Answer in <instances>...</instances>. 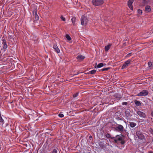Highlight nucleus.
Instances as JSON below:
<instances>
[{
	"label": "nucleus",
	"instance_id": "ea45409f",
	"mask_svg": "<svg viewBox=\"0 0 153 153\" xmlns=\"http://www.w3.org/2000/svg\"><path fill=\"white\" fill-rule=\"evenodd\" d=\"M152 42L153 43V40L152 41Z\"/></svg>",
	"mask_w": 153,
	"mask_h": 153
},
{
	"label": "nucleus",
	"instance_id": "a878e982",
	"mask_svg": "<svg viewBox=\"0 0 153 153\" xmlns=\"http://www.w3.org/2000/svg\"><path fill=\"white\" fill-rule=\"evenodd\" d=\"M0 122L2 123L3 124L4 123V120L2 119V117L1 116V114H0Z\"/></svg>",
	"mask_w": 153,
	"mask_h": 153
},
{
	"label": "nucleus",
	"instance_id": "1a4fd4ad",
	"mask_svg": "<svg viewBox=\"0 0 153 153\" xmlns=\"http://www.w3.org/2000/svg\"><path fill=\"white\" fill-rule=\"evenodd\" d=\"M137 113L140 117L143 118H145L146 117L145 113L140 111H138Z\"/></svg>",
	"mask_w": 153,
	"mask_h": 153
},
{
	"label": "nucleus",
	"instance_id": "2f4dec72",
	"mask_svg": "<svg viewBox=\"0 0 153 153\" xmlns=\"http://www.w3.org/2000/svg\"><path fill=\"white\" fill-rule=\"evenodd\" d=\"M59 116L60 117H64V115L62 114H59Z\"/></svg>",
	"mask_w": 153,
	"mask_h": 153
},
{
	"label": "nucleus",
	"instance_id": "aec40b11",
	"mask_svg": "<svg viewBox=\"0 0 153 153\" xmlns=\"http://www.w3.org/2000/svg\"><path fill=\"white\" fill-rule=\"evenodd\" d=\"M134 102L135 104L137 106H140L141 105V103L140 101L135 100Z\"/></svg>",
	"mask_w": 153,
	"mask_h": 153
},
{
	"label": "nucleus",
	"instance_id": "473e14b6",
	"mask_svg": "<svg viewBox=\"0 0 153 153\" xmlns=\"http://www.w3.org/2000/svg\"><path fill=\"white\" fill-rule=\"evenodd\" d=\"M128 104V103L127 102H122V104L123 105H127Z\"/></svg>",
	"mask_w": 153,
	"mask_h": 153
},
{
	"label": "nucleus",
	"instance_id": "f3484780",
	"mask_svg": "<svg viewBox=\"0 0 153 153\" xmlns=\"http://www.w3.org/2000/svg\"><path fill=\"white\" fill-rule=\"evenodd\" d=\"M129 123L130 126L131 128H134L136 125V124L135 123L129 122Z\"/></svg>",
	"mask_w": 153,
	"mask_h": 153
},
{
	"label": "nucleus",
	"instance_id": "423d86ee",
	"mask_svg": "<svg viewBox=\"0 0 153 153\" xmlns=\"http://www.w3.org/2000/svg\"><path fill=\"white\" fill-rule=\"evenodd\" d=\"M136 134L138 138L141 140H143L145 138V137L143 134L140 131H136Z\"/></svg>",
	"mask_w": 153,
	"mask_h": 153
},
{
	"label": "nucleus",
	"instance_id": "393cba45",
	"mask_svg": "<svg viewBox=\"0 0 153 153\" xmlns=\"http://www.w3.org/2000/svg\"><path fill=\"white\" fill-rule=\"evenodd\" d=\"M65 36L68 40L70 41L71 40V38L68 34H66Z\"/></svg>",
	"mask_w": 153,
	"mask_h": 153
},
{
	"label": "nucleus",
	"instance_id": "bb28decb",
	"mask_svg": "<svg viewBox=\"0 0 153 153\" xmlns=\"http://www.w3.org/2000/svg\"><path fill=\"white\" fill-rule=\"evenodd\" d=\"M137 13L139 15H140L142 14V10H141L139 9L137 10Z\"/></svg>",
	"mask_w": 153,
	"mask_h": 153
},
{
	"label": "nucleus",
	"instance_id": "4be33fe9",
	"mask_svg": "<svg viewBox=\"0 0 153 153\" xmlns=\"http://www.w3.org/2000/svg\"><path fill=\"white\" fill-rule=\"evenodd\" d=\"M114 96L116 98H118L119 99H120L121 97V95L118 93L115 94H114Z\"/></svg>",
	"mask_w": 153,
	"mask_h": 153
},
{
	"label": "nucleus",
	"instance_id": "9b49d317",
	"mask_svg": "<svg viewBox=\"0 0 153 153\" xmlns=\"http://www.w3.org/2000/svg\"><path fill=\"white\" fill-rule=\"evenodd\" d=\"M2 40L3 41L2 43L3 46V48L4 50V51H6V49L7 48V44L6 41L4 39H2Z\"/></svg>",
	"mask_w": 153,
	"mask_h": 153
},
{
	"label": "nucleus",
	"instance_id": "b1692460",
	"mask_svg": "<svg viewBox=\"0 0 153 153\" xmlns=\"http://www.w3.org/2000/svg\"><path fill=\"white\" fill-rule=\"evenodd\" d=\"M109 69H110L109 68H104L101 69V70H99V71H107Z\"/></svg>",
	"mask_w": 153,
	"mask_h": 153
},
{
	"label": "nucleus",
	"instance_id": "f8f14e48",
	"mask_svg": "<svg viewBox=\"0 0 153 153\" xmlns=\"http://www.w3.org/2000/svg\"><path fill=\"white\" fill-rule=\"evenodd\" d=\"M118 130L121 132H123L124 131V128L123 126L121 125H118L116 128Z\"/></svg>",
	"mask_w": 153,
	"mask_h": 153
},
{
	"label": "nucleus",
	"instance_id": "cd10ccee",
	"mask_svg": "<svg viewBox=\"0 0 153 153\" xmlns=\"http://www.w3.org/2000/svg\"><path fill=\"white\" fill-rule=\"evenodd\" d=\"M105 136L106 137H107L108 138H111V137H111L110 134L109 133H107L105 135Z\"/></svg>",
	"mask_w": 153,
	"mask_h": 153
},
{
	"label": "nucleus",
	"instance_id": "e433bc0d",
	"mask_svg": "<svg viewBox=\"0 0 153 153\" xmlns=\"http://www.w3.org/2000/svg\"><path fill=\"white\" fill-rule=\"evenodd\" d=\"M92 138V137L91 136H90L89 137V138L90 140H91V139Z\"/></svg>",
	"mask_w": 153,
	"mask_h": 153
},
{
	"label": "nucleus",
	"instance_id": "a211bd4d",
	"mask_svg": "<svg viewBox=\"0 0 153 153\" xmlns=\"http://www.w3.org/2000/svg\"><path fill=\"white\" fill-rule=\"evenodd\" d=\"M148 65L149 68L150 69L153 68V63L151 62H149L148 63Z\"/></svg>",
	"mask_w": 153,
	"mask_h": 153
},
{
	"label": "nucleus",
	"instance_id": "20e7f679",
	"mask_svg": "<svg viewBox=\"0 0 153 153\" xmlns=\"http://www.w3.org/2000/svg\"><path fill=\"white\" fill-rule=\"evenodd\" d=\"M93 4L95 6H99L103 3V0H92Z\"/></svg>",
	"mask_w": 153,
	"mask_h": 153
},
{
	"label": "nucleus",
	"instance_id": "c756f323",
	"mask_svg": "<svg viewBox=\"0 0 153 153\" xmlns=\"http://www.w3.org/2000/svg\"><path fill=\"white\" fill-rule=\"evenodd\" d=\"M78 93H76L74 94L73 95V97H77L78 96Z\"/></svg>",
	"mask_w": 153,
	"mask_h": 153
},
{
	"label": "nucleus",
	"instance_id": "a19ab883",
	"mask_svg": "<svg viewBox=\"0 0 153 153\" xmlns=\"http://www.w3.org/2000/svg\"><path fill=\"white\" fill-rule=\"evenodd\" d=\"M152 35H153V33H152Z\"/></svg>",
	"mask_w": 153,
	"mask_h": 153
},
{
	"label": "nucleus",
	"instance_id": "5701e85b",
	"mask_svg": "<svg viewBox=\"0 0 153 153\" xmlns=\"http://www.w3.org/2000/svg\"><path fill=\"white\" fill-rule=\"evenodd\" d=\"M96 72V70H93L91 71H89L88 74H94Z\"/></svg>",
	"mask_w": 153,
	"mask_h": 153
},
{
	"label": "nucleus",
	"instance_id": "9d476101",
	"mask_svg": "<svg viewBox=\"0 0 153 153\" xmlns=\"http://www.w3.org/2000/svg\"><path fill=\"white\" fill-rule=\"evenodd\" d=\"M133 0H129L128 1V6L131 10H133V7L132 4L133 2Z\"/></svg>",
	"mask_w": 153,
	"mask_h": 153
},
{
	"label": "nucleus",
	"instance_id": "f257e3e1",
	"mask_svg": "<svg viewBox=\"0 0 153 153\" xmlns=\"http://www.w3.org/2000/svg\"><path fill=\"white\" fill-rule=\"evenodd\" d=\"M122 136V135H121V134L117 135L115 137H112L111 139L113 140L116 143H117L118 141H120L121 144L122 145H123L125 144V142L123 140Z\"/></svg>",
	"mask_w": 153,
	"mask_h": 153
},
{
	"label": "nucleus",
	"instance_id": "c85d7f7f",
	"mask_svg": "<svg viewBox=\"0 0 153 153\" xmlns=\"http://www.w3.org/2000/svg\"><path fill=\"white\" fill-rule=\"evenodd\" d=\"M57 149H54L51 153H57Z\"/></svg>",
	"mask_w": 153,
	"mask_h": 153
},
{
	"label": "nucleus",
	"instance_id": "72a5a7b5",
	"mask_svg": "<svg viewBox=\"0 0 153 153\" xmlns=\"http://www.w3.org/2000/svg\"><path fill=\"white\" fill-rule=\"evenodd\" d=\"M131 53H128V54H127V55L126 56V57H128L129 56H131Z\"/></svg>",
	"mask_w": 153,
	"mask_h": 153
},
{
	"label": "nucleus",
	"instance_id": "7ed1b4c3",
	"mask_svg": "<svg viewBox=\"0 0 153 153\" xmlns=\"http://www.w3.org/2000/svg\"><path fill=\"white\" fill-rule=\"evenodd\" d=\"M81 24L82 25L85 26L88 22L87 18L84 16H82L81 19Z\"/></svg>",
	"mask_w": 153,
	"mask_h": 153
},
{
	"label": "nucleus",
	"instance_id": "0eeeda50",
	"mask_svg": "<svg viewBox=\"0 0 153 153\" xmlns=\"http://www.w3.org/2000/svg\"><path fill=\"white\" fill-rule=\"evenodd\" d=\"M131 60L129 59L126 61L124 64L122 65L121 68L122 69H123L126 68V67L128 66L131 61Z\"/></svg>",
	"mask_w": 153,
	"mask_h": 153
},
{
	"label": "nucleus",
	"instance_id": "c9c22d12",
	"mask_svg": "<svg viewBox=\"0 0 153 153\" xmlns=\"http://www.w3.org/2000/svg\"><path fill=\"white\" fill-rule=\"evenodd\" d=\"M148 153H153V152L152 151H150L148 152Z\"/></svg>",
	"mask_w": 153,
	"mask_h": 153
},
{
	"label": "nucleus",
	"instance_id": "58836bf2",
	"mask_svg": "<svg viewBox=\"0 0 153 153\" xmlns=\"http://www.w3.org/2000/svg\"><path fill=\"white\" fill-rule=\"evenodd\" d=\"M153 31H152V33H153Z\"/></svg>",
	"mask_w": 153,
	"mask_h": 153
},
{
	"label": "nucleus",
	"instance_id": "2eb2a0df",
	"mask_svg": "<svg viewBox=\"0 0 153 153\" xmlns=\"http://www.w3.org/2000/svg\"><path fill=\"white\" fill-rule=\"evenodd\" d=\"M145 8V11L146 12H149L151 11L150 7L149 5L146 6Z\"/></svg>",
	"mask_w": 153,
	"mask_h": 153
},
{
	"label": "nucleus",
	"instance_id": "4468645a",
	"mask_svg": "<svg viewBox=\"0 0 153 153\" xmlns=\"http://www.w3.org/2000/svg\"><path fill=\"white\" fill-rule=\"evenodd\" d=\"M111 44H109L108 45L105 46V51L107 52L110 49L112 45Z\"/></svg>",
	"mask_w": 153,
	"mask_h": 153
},
{
	"label": "nucleus",
	"instance_id": "4c0bfd02",
	"mask_svg": "<svg viewBox=\"0 0 153 153\" xmlns=\"http://www.w3.org/2000/svg\"><path fill=\"white\" fill-rule=\"evenodd\" d=\"M151 116L152 117H153V111L151 113Z\"/></svg>",
	"mask_w": 153,
	"mask_h": 153
},
{
	"label": "nucleus",
	"instance_id": "dca6fc26",
	"mask_svg": "<svg viewBox=\"0 0 153 153\" xmlns=\"http://www.w3.org/2000/svg\"><path fill=\"white\" fill-rule=\"evenodd\" d=\"M85 57L81 55H78L76 57V58L78 59V60H82L85 58Z\"/></svg>",
	"mask_w": 153,
	"mask_h": 153
},
{
	"label": "nucleus",
	"instance_id": "6e6552de",
	"mask_svg": "<svg viewBox=\"0 0 153 153\" xmlns=\"http://www.w3.org/2000/svg\"><path fill=\"white\" fill-rule=\"evenodd\" d=\"M33 13L34 20L36 21L38 20L39 19V16L37 14V10H34L33 11Z\"/></svg>",
	"mask_w": 153,
	"mask_h": 153
},
{
	"label": "nucleus",
	"instance_id": "39448f33",
	"mask_svg": "<svg viewBox=\"0 0 153 153\" xmlns=\"http://www.w3.org/2000/svg\"><path fill=\"white\" fill-rule=\"evenodd\" d=\"M149 94V91H148L143 90L141 91L138 93L137 96H143L148 95Z\"/></svg>",
	"mask_w": 153,
	"mask_h": 153
},
{
	"label": "nucleus",
	"instance_id": "ddd939ff",
	"mask_svg": "<svg viewBox=\"0 0 153 153\" xmlns=\"http://www.w3.org/2000/svg\"><path fill=\"white\" fill-rule=\"evenodd\" d=\"M53 48L54 49L55 51L57 53H59L60 52V50L56 45H54L53 46Z\"/></svg>",
	"mask_w": 153,
	"mask_h": 153
},
{
	"label": "nucleus",
	"instance_id": "f03ea898",
	"mask_svg": "<svg viewBox=\"0 0 153 153\" xmlns=\"http://www.w3.org/2000/svg\"><path fill=\"white\" fill-rule=\"evenodd\" d=\"M125 117L127 120L130 119L131 117L132 116V114L131 113L130 110L129 109L125 110Z\"/></svg>",
	"mask_w": 153,
	"mask_h": 153
},
{
	"label": "nucleus",
	"instance_id": "f704fd0d",
	"mask_svg": "<svg viewBox=\"0 0 153 153\" xmlns=\"http://www.w3.org/2000/svg\"><path fill=\"white\" fill-rule=\"evenodd\" d=\"M149 0H144L143 1L145 3H147L149 2Z\"/></svg>",
	"mask_w": 153,
	"mask_h": 153
},
{
	"label": "nucleus",
	"instance_id": "7c9ffc66",
	"mask_svg": "<svg viewBox=\"0 0 153 153\" xmlns=\"http://www.w3.org/2000/svg\"><path fill=\"white\" fill-rule=\"evenodd\" d=\"M61 19H62V20L63 21H65V18L63 17L62 16H61Z\"/></svg>",
	"mask_w": 153,
	"mask_h": 153
},
{
	"label": "nucleus",
	"instance_id": "412c9836",
	"mask_svg": "<svg viewBox=\"0 0 153 153\" xmlns=\"http://www.w3.org/2000/svg\"><path fill=\"white\" fill-rule=\"evenodd\" d=\"M71 21L74 25L76 21V18L75 17H72L71 19Z\"/></svg>",
	"mask_w": 153,
	"mask_h": 153
},
{
	"label": "nucleus",
	"instance_id": "6ab92c4d",
	"mask_svg": "<svg viewBox=\"0 0 153 153\" xmlns=\"http://www.w3.org/2000/svg\"><path fill=\"white\" fill-rule=\"evenodd\" d=\"M104 66V65L103 63H99L97 66H95V68H100Z\"/></svg>",
	"mask_w": 153,
	"mask_h": 153
}]
</instances>
